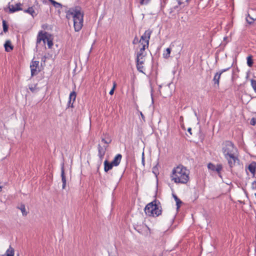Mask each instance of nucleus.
I'll return each mask as SVG.
<instances>
[{"label": "nucleus", "instance_id": "obj_4", "mask_svg": "<svg viewBox=\"0 0 256 256\" xmlns=\"http://www.w3.org/2000/svg\"><path fill=\"white\" fill-rule=\"evenodd\" d=\"M160 202L154 200L148 204L144 208L146 214L148 216H158L162 214V207Z\"/></svg>", "mask_w": 256, "mask_h": 256}, {"label": "nucleus", "instance_id": "obj_38", "mask_svg": "<svg viewBox=\"0 0 256 256\" xmlns=\"http://www.w3.org/2000/svg\"><path fill=\"white\" fill-rule=\"evenodd\" d=\"M110 142H108L104 138H102V142H104V144H106V145H108V144L110 142Z\"/></svg>", "mask_w": 256, "mask_h": 256}, {"label": "nucleus", "instance_id": "obj_26", "mask_svg": "<svg viewBox=\"0 0 256 256\" xmlns=\"http://www.w3.org/2000/svg\"><path fill=\"white\" fill-rule=\"evenodd\" d=\"M46 43L48 44V48H50L52 46H53V42L52 40H50L48 36H47V38H46Z\"/></svg>", "mask_w": 256, "mask_h": 256}, {"label": "nucleus", "instance_id": "obj_32", "mask_svg": "<svg viewBox=\"0 0 256 256\" xmlns=\"http://www.w3.org/2000/svg\"><path fill=\"white\" fill-rule=\"evenodd\" d=\"M29 89L32 92H36L38 88L36 86H29Z\"/></svg>", "mask_w": 256, "mask_h": 256}, {"label": "nucleus", "instance_id": "obj_43", "mask_svg": "<svg viewBox=\"0 0 256 256\" xmlns=\"http://www.w3.org/2000/svg\"><path fill=\"white\" fill-rule=\"evenodd\" d=\"M178 4H179V5H180V4H182V2H180V0H178Z\"/></svg>", "mask_w": 256, "mask_h": 256}, {"label": "nucleus", "instance_id": "obj_39", "mask_svg": "<svg viewBox=\"0 0 256 256\" xmlns=\"http://www.w3.org/2000/svg\"><path fill=\"white\" fill-rule=\"evenodd\" d=\"M188 131L192 134V128H188Z\"/></svg>", "mask_w": 256, "mask_h": 256}, {"label": "nucleus", "instance_id": "obj_22", "mask_svg": "<svg viewBox=\"0 0 256 256\" xmlns=\"http://www.w3.org/2000/svg\"><path fill=\"white\" fill-rule=\"evenodd\" d=\"M48 1L50 2L56 8H62V4H61L54 0H48Z\"/></svg>", "mask_w": 256, "mask_h": 256}, {"label": "nucleus", "instance_id": "obj_17", "mask_svg": "<svg viewBox=\"0 0 256 256\" xmlns=\"http://www.w3.org/2000/svg\"><path fill=\"white\" fill-rule=\"evenodd\" d=\"M4 48L5 50L7 52H9L13 50V46L11 44V42L10 40H7L4 44Z\"/></svg>", "mask_w": 256, "mask_h": 256}, {"label": "nucleus", "instance_id": "obj_8", "mask_svg": "<svg viewBox=\"0 0 256 256\" xmlns=\"http://www.w3.org/2000/svg\"><path fill=\"white\" fill-rule=\"evenodd\" d=\"M108 147V145L102 146L100 144H98V156L101 162L102 161L104 157V156L105 155Z\"/></svg>", "mask_w": 256, "mask_h": 256}, {"label": "nucleus", "instance_id": "obj_40", "mask_svg": "<svg viewBox=\"0 0 256 256\" xmlns=\"http://www.w3.org/2000/svg\"><path fill=\"white\" fill-rule=\"evenodd\" d=\"M140 115H141L142 118L144 120V114H142V112H140Z\"/></svg>", "mask_w": 256, "mask_h": 256}, {"label": "nucleus", "instance_id": "obj_14", "mask_svg": "<svg viewBox=\"0 0 256 256\" xmlns=\"http://www.w3.org/2000/svg\"><path fill=\"white\" fill-rule=\"evenodd\" d=\"M104 171L107 172L108 170L112 169V167L114 166L112 162H109L108 161L106 160L104 162Z\"/></svg>", "mask_w": 256, "mask_h": 256}, {"label": "nucleus", "instance_id": "obj_27", "mask_svg": "<svg viewBox=\"0 0 256 256\" xmlns=\"http://www.w3.org/2000/svg\"><path fill=\"white\" fill-rule=\"evenodd\" d=\"M251 86L254 89V91L256 93V80L254 79H252L250 80Z\"/></svg>", "mask_w": 256, "mask_h": 256}, {"label": "nucleus", "instance_id": "obj_30", "mask_svg": "<svg viewBox=\"0 0 256 256\" xmlns=\"http://www.w3.org/2000/svg\"><path fill=\"white\" fill-rule=\"evenodd\" d=\"M248 17L246 18V20L247 22L249 24H252L254 22V19L250 16V14H248Z\"/></svg>", "mask_w": 256, "mask_h": 256}, {"label": "nucleus", "instance_id": "obj_24", "mask_svg": "<svg viewBox=\"0 0 256 256\" xmlns=\"http://www.w3.org/2000/svg\"><path fill=\"white\" fill-rule=\"evenodd\" d=\"M18 208L21 210L23 216L27 215L28 212L26 210L25 206L24 204H21L20 207Z\"/></svg>", "mask_w": 256, "mask_h": 256}, {"label": "nucleus", "instance_id": "obj_18", "mask_svg": "<svg viewBox=\"0 0 256 256\" xmlns=\"http://www.w3.org/2000/svg\"><path fill=\"white\" fill-rule=\"evenodd\" d=\"M14 250L11 246H10L9 248L6 250V252L3 256H14Z\"/></svg>", "mask_w": 256, "mask_h": 256}, {"label": "nucleus", "instance_id": "obj_2", "mask_svg": "<svg viewBox=\"0 0 256 256\" xmlns=\"http://www.w3.org/2000/svg\"><path fill=\"white\" fill-rule=\"evenodd\" d=\"M66 13L68 20L72 17L74 30L79 32L83 26L84 22V13L81 12V8L79 6L70 8Z\"/></svg>", "mask_w": 256, "mask_h": 256}, {"label": "nucleus", "instance_id": "obj_5", "mask_svg": "<svg viewBox=\"0 0 256 256\" xmlns=\"http://www.w3.org/2000/svg\"><path fill=\"white\" fill-rule=\"evenodd\" d=\"M152 32V30L148 29L145 31L144 34H142L139 43L142 46V47L140 48V51L137 54L136 58H144L146 56L144 54V50L146 48H148L149 44V40L150 38V36Z\"/></svg>", "mask_w": 256, "mask_h": 256}, {"label": "nucleus", "instance_id": "obj_15", "mask_svg": "<svg viewBox=\"0 0 256 256\" xmlns=\"http://www.w3.org/2000/svg\"><path fill=\"white\" fill-rule=\"evenodd\" d=\"M221 75L222 74H220V73L217 72L215 74V75L213 78V80H212L214 84L216 85L218 87V86H219L220 79V78Z\"/></svg>", "mask_w": 256, "mask_h": 256}, {"label": "nucleus", "instance_id": "obj_10", "mask_svg": "<svg viewBox=\"0 0 256 256\" xmlns=\"http://www.w3.org/2000/svg\"><path fill=\"white\" fill-rule=\"evenodd\" d=\"M61 177L62 180V189H64L66 187V177L64 174V164H62L61 166Z\"/></svg>", "mask_w": 256, "mask_h": 256}, {"label": "nucleus", "instance_id": "obj_33", "mask_svg": "<svg viewBox=\"0 0 256 256\" xmlns=\"http://www.w3.org/2000/svg\"><path fill=\"white\" fill-rule=\"evenodd\" d=\"M150 0H140V5H146L148 4Z\"/></svg>", "mask_w": 256, "mask_h": 256}, {"label": "nucleus", "instance_id": "obj_23", "mask_svg": "<svg viewBox=\"0 0 256 256\" xmlns=\"http://www.w3.org/2000/svg\"><path fill=\"white\" fill-rule=\"evenodd\" d=\"M2 23L3 31L4 32H6L8 31V26L7 24V22L5 20H2Z\"/></svg>", "mask_w": 256, "mask_h": 256}, {"label": "nucleus", "instance_id": "obj_7", "mask_svg": "<svg viewBox=\"0 0 256 256\" xmlns=\"http://www.w3.org/2000/svg\"><path fill=\"white\" fill-rule=\"evenodd\" d=\"M208 168L209 170L212 171L216 172L218 174V176L220 178H222V175L220 174V172L222 169V164H218L216 166L212 163H209L208 165Z\"/></svg>", "mask_w": 256, "mask_h": 256}, {"label": "nucleus", "instance_id": "obj_28", "mask_svg": "<svg viewBox=\"0 0 256 256\" xmlns=\"http://www.w3.org/2000/svg\"><path fill=\"white\" fill-rule=\"evenodd\" d=\"M144 58L143 57L136 58V62L137 64H142L144 63Z\"/></svg>", "mask_w": 256, "mask_h": 256}, {"label": "nucleus", "instance_id": "obj_45", "mask_svg": "<svg viewBox=\"0 0 256 256\" xmlns=\"http://www.w3.org/2000/svg\"><path fill=\"white\" fill-rule=\"evenodd\" d=\"M0 188H1V187H0Z\"/></svg>", "mask_w": 256, "mask_h": 256}, {"label": "nucleus", "instance_id": "obj_44", "mask_svg": "<svg viewBox=\"0 0 256 256\" xmlns=\"http://www.w3.org/2000/svg\"><path fill=\"white\" fill-rule=\"evenodd\" d=\"M154 168H153V172H154Z\"/></svg>", "mask_w": 256, "mask_h": 256}, {"label": "nucleus", "instance_id": "obj_9", "mask_svg": "<svg viewBox=\"0 0 256 256\" xmlns=\"http://www.w3.org/2000/svg\"><path fill=\"white\" fill-rule=\"evenodd\" d=\"M48 35V34L46 32L42 33V32L40 31L38 32L36 38V46H38V44L42 41L44 44L46 42V38H47Z\"/></svg>", "mask_w": 256, "mask_h": 256}, {"label": "nucleus", "instance_id": "obj_41", "mask_svg": "<svg viewBox=\"0 0 256 256\" xmlns=\"http://www.w3.org/2000/svg\"><path fill=\"white\" fill-rule=\"evenodd\" d=\"M142 164H144V153L142 154Z\"/></svg>", "mask_w": 256, "mask_h": 256}, {"label": "nucleus", "instance_id": "obj_37", "mask_svg": "<svg viewBox=\"0 0 256 256\" xmlns=\"http://www.w3.org/2000/svg\"><path fill=\"white\" fill-rule=\"evenodd\" d=\"M140 40H138V38L137 37H135L134 40H133L132 43L133 44H135L138 42H139Z\"/></svg>", "mask_w": 256, "mask_h": 256}, {"label": "nucleus", "instance_id": "obj_6", "mask_svg": "<svg viewBox=\"0 0 256 256\" xmlns=\"http://www.w3.org/2000/svg\"><path fill=\"white\" fill-rule=\"evenodd\" d=\"M22 4L20 3H17L16 6L10 4V3L8 4V7L7 8H4V10L7 12V10L8 9V12L12 14L16 12L22 10V9L21 8Z\"/></svg>", "mask_w": 256, "mask_h": 256}, {"label": "nucleus", "instance_id": "obj_29", "mask_svg": "<svg viewBox=\"0 0 256 256\" xmlns=\"http://www.w3.org/2000/svg\"><path fill=\"white\" fill-rule=\"evenodd\" d=\"M136 68L138 71H139L140 72L144 73L143 69L144 66H142V64H137L136 63Z\"/></svg>", "mask_w": 256, "mask_h": 256}, {"label": "nucleus", "instance_id": "obj_13", "mask_svg": "<svg viewBox=\"0 0 256 256\" xmlns=\"http://www.w3.org/2000/svg\"><path fill=\"white\" fill-rule=\"evenodd\" d=\"M122 158V156L121 154H116L114 158V160L111 162L113 165L116 166L119 165L120 162Z\"/></svg>", "mask_w": 256, "mask_h": 256}, {"label": "nucleus", "instance_id": "obj_36", "mask_svg": "<svg viewBox=\"0 0 256 256\" xmlns=\"http://www.w3.org/2000/svg\"><path fill=\"white\" fill-rule=\"evenodd\" d=\"M250 124L252 126H254L256 124V118H253L250 121Z\"/></svg>", "mask_w": 256, "mask_h": 256}, {"label": "nucleus", "instance_id": "obj_3", "mask_svg": "<svg viewBox=\"0 0 256 256\" xmlns=\"http://www.w3.org/2000/svg\"><path fill=\"white\" fill-rule=\"evenodd\" d=\"M190 172L182 165L174 168L171 175L172 180L176 184H186L189 181Z\"/></svg>", "mask_w": 256, "mask_h": 256}, {"label": "nucleus", "instance_id": "obj_1", "mask_svg": "<svg viewBox=\"0 0 256 256\" xmlns=\"http://www.w3.org/2000/svg\"><path fill=\"white\" fill-rule=\"evenodd\" d=\"M236 150V148L231 141L226 140L224 143L222 152L230 168L235 166L236 162H240L238 158L234 155V152Z\"/></svg>", "mask_w": 256, "mask_h": 256}, {"label": "nucleus", "instance_id": "obj_16", "mask_svg": "<svg viewBox=\"0 0 256 256\" xmlns=\"http://www.w3.org/2000/svg\"><path fill=\"white\" fill-rule=\"evenodd\" d=\"M24 12L30 14L33 18L37 15L32 7H29L28 9L24 10Z\"/></svg>", "mask_w": 256, "mask_h": 256}, {"label": "nucleus", "instance_id": "obj_21", "mask_svg": "<svg viewBox=\"0 0 256 256\" xmlns=\"http://www.w3.org/2000/svg\"><path fill=\"white\" fill-rule=\"evenodd\" d=\"M247 64L248 66L251 67L253 65L252 56L251 55L248 56L247 58Z\"/></svg>", "mask_w": 256, "mask_h": 256}, {"label": "nucleus", "instance_id": "obj_25", "mask_svg": "<svg viewBox=\"0 0 256 256\" xmlns=\"http://www.w3.org/2000/svg\"><path fill=\"white\" fill-rule=\"evenodd\" d=\"M38 64H39L38 61L32 60L30 64V68H37L38 66Z\"/></svg>", "mask_w": 256, "mask_h": 256}, {"label": "nucleus", "instance_id": "obj_35", "mask_svg": "<svg viewBox=\"0 0 256 256\" xmlns=\"http://www.w3.org/2000/svg\"><path fill=\"white\" fill-rule=\"evenodd\" d=\"M232 67V66H230L228 68H224V69H222L220 70H219V72H218L219 73H220V74H222V73H224V72H226V71H228L229 69H230V68Z\"/></svg>", "mask_w": 256, "mask_h": 256}, {"label": "nucleus", "instance_id": "obj_20", "mask_svg": "<svg viewBox=\"0 0 256 256\" xmlns=\"http://www.w3.org/2000/svg\"><path fill=\"white\" fill-rule=\"evenodd\" d=\"M171 52L170 48H167L163 54L164 58H168L170 56V54Z\"/></svg>", "mask_w": 256, "mask_h": 256}, {"label": "nucleus", "instance_id": "obj_42", "mask_svg": "<svg viewBox=\"0 0 256 256\" xmlns=\"http://www.w3.org/2000/svg\"><path fill=\"white\" fill-rule=\"evenodd\" d=\"M46 56H44V58H42V60L44 62H45V59H46Z\"/></svg>", "mask_w": 256, "mask_h": 256}, {"label": "nucleus", "instance_id": "obj_11", "mask_svg": "<svg viewBox=\"0 0 256 256\" xmlns=\"http://www.w3.org/2000/svg\"><path fill=\"white\" fill-rule=\"evenodd\" d=\"M247 169L250 172V173L253 175V176H254L256 172V162H251L248 168H246V171L247 170Z\"/></svg>", "mask_w": 256, "mask_h": 256}, {"label": "nucleus", "instance_id": "obj_34", "mask_svg": "<svg viewBox=\"0 0 256 256\" xmlns=\"http://www.w3.org/2000/svg\"><path fill=\"white\" fill-rule=\"evenodd\" d=\"M116 84L115 82H114V84H113V87L112 88V89L110 90L109 94H110V95H112L114 94V89L116 88Z\"/></svg>", "mask_w": 256, "mask_h": 256}, {"label": "nucleus", "instance_id": "obj_12", "mask_svg": "<svg viewBox=\"0 0 256 256\" xmlns=\"http://www.w3.org/2000/svg\"><path fill=\"white\" fill-rule=\"evenodd\" d=\"M76 92L74 91H72L70 93V94L69 96V100L68 102V107H71L72 108L73 106V102H71L72 100L73 102L75 101L76 98Z\"/></svg>", "mask_w": 256, "mask_h": 256}, {"label": "nucleus", "instance_id": "obj_31", "mask_svg": "<svg viewBox=\"0 0 256 256\" xmlns=\"http://www.w3.org/2000/svg\"><path fill=\"white\" fill-rule=\"evenodd\" d=\"M36 68H30L32 76H34L38 74Z\"/></svg>", "mask_w": 256, "mask_h": 256}, {"label": "nucleus", "instance_id": "obj_19", "mask_svg": "<svg viewBox=\"0 0 256 256\" xmlns=\"http://www.w3.org/2000/svg\"><path fill=\"white\" fill-rule=\"evenodd\" d=\"M172 196L176 202V209L178 210L180 207L182 202L176 194H173Z\"/></svg>", "mask_w": 256, "mask_h": 256}]
</instances>
